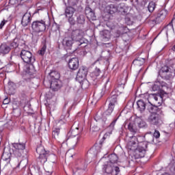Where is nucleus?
<instances>
[{"instance_id": "10", "label": "nucleus", "mask_w": 175, "mask_h": 175, "mask_svg": "<svg viewBox=\"0 0 175 175\" xmlns=\"http://www.w3.org/2000/svg\"><path fill=\"white\" fill-rule=\"evenodd\" d=\"M148 122H149L150 125L161 126V125H162V118H161V115L158 113H150L148 118Z\"/></svg>"}, {"instance_id": "2", "label": "nucleus", "mask_w": 175, "mask_h": 175, "mask_svg": "<svg viewBox=\"0 0 175 175\" xmlns=\"http://www.w3.org/2000/svg\"><path fill=\"white\" fill-rule=\"evenodd\" d=\"M148 143H154V137L152 136H150V140L141 142L138 144L137 137L136 136H130L126 147L128 150L134 151V157L135 159H139L140 158H144L146 156Z\"/></svg>"}, {"instance_id": "5", "label": "nucleus", "mask_w": 175, "mask_h": 175, "mask_svg": "<svg viewBox=\"0 0 175 175\" xmlns=\"http://www.w3.org/2000/svg\"><path fill=\"white\" fill-rule=\"evenodd\" d=\"M20 55L23 62L30 65L29 67V73H35L36 70L35 69V66H33V62H35L36 59L35 57L32 55V53L29 51L23 49Z\"/></svg>"}, {"instance_id": "39", "label": "nucleus", "mask_w": 175, "mask_h": 175, "mask_svg": "<svg viewBox=\"0 0 175 175\" xmlns=\"http://www.w3.org/2000/svg\"><path fill=\"white\" fill-rule=\"evenodd\" d=\"M155 8H156L155 2L151 1L149 3V4L148 5V9L150 13H152V12H154V10H155Z\"/></svg>"}, {"instance_id": "56", "label": "nucleus", "mask_w": 175, "mask_h": 175, "mask_svg": "<svg viewBox=\"0 0 175 175\" xmlns=\"http://www.w3.org/2000/svg\"><path fill=\"white\" fill-rule=\"evenodd\" d=\"M170 170L175 174V163L170 167Z\"/></svg>"}, {"instance_id": "4", "label": "nucleus", "mask_w": 175, "mask_h": 175, "mask_svg": "<svg viewBox=\"0 0 175 175\" xmlns=\"http://www.w3.org/2000/svg\"><path fill=\"white\" fill-rule=\"evenodd\" d=\"M51 25L50 19H48V21H46V19L34 21L31 23V29L33 33H40L44 32L46 29L49 28Z\"/></svg>"}, {"instance_id": "64", "label": "nucleus", "mask_w": 175, "mask_h": 175, "mask_svg": "<svg viewBox=\"0 0 175 175\" xmlns=\"http://www.w3.org/2000/svg\"><path fill=\"white\" fill-rule=\"evenodd\" d=\"M2 61L1 60H0V66H1V65H2Z\"/></svg>"}, {"instance_id": "48", "label": "nucleus", "mask_w": 175, "mask_h": 175, "mask_svg": "<svg viewBox=\"0 0 175 175\" xmlns=\"http://www.w3.org/2000/svg\"><path fill=\"white\" fill-rule=\"evenodd\" d=\"M68 2L70 6H76L79 3V0H68Z\"/></svg>"}, {"instance_id": "58", "label": "nucleus", "mask_w": 175, "mask_h": 175, "mask_svg": "<svg viewBox=\"0 0 175 175\" xmlns=\"http://www.w3.org/2000/svg\"><path fill=\"white\" fill-rule=\"evenodd\" d=\"M116 33H118V35L120 36V35H122V33H121V31L120 30H117L116 31Z\"/></svg>"}, {"instance_id": "26", "label": "nucleus", "mask_w": 175, "mask_h": 175, "mask_svg": "<svg viewBox=\"0 0 175 175\" xmlns=\"http://www.w3.org/2000/svg\"><path fill=\"white\" fill-rule=\"evenodd\" d=\"M46 40L44 39L42 41L41 49L38 51L39 55H44L46 54V51L47 50Z\"/></svg>"}, {"instance_id": "49", "label": "nucleus", "mask_w": 175, "mask_h": 175, "mask_svg": "<svg viewBox=\"0 0 175 175\" xmlns=\"http://www.w3.org/2000/svg\"><path fill=\"white\" fill-rule=\"evenodd\" d=\"M113 131L110 130L109 131L105 133L104 136L103 137V140H106V139H109L110 137V135H111Z\"/></svg>"}, {"instance_id": "50", "label": "nucleus", "mask_w": 175, "mask_h": 175, "mask_svg": "<svg viewBox=\"0 0 175 175\" xmlns=\"http://www.w3.org/2000/svg\"><path fill=\"white\" fill-rule=\"evenodd\" d=\"M124 21L126 24H127V25H132V24H133V22L132 21V20H131V18L128 16L125 17Z\"/></svg>"}, {"instance_id": "59", "label": "nucleus", "mask_w": 175, "mask_h": 175, "mask_svg": "<svg viewBox=\"0 0 175 175\" xmlns=\"http://www.w3.org/2000/svg\"><path fill=\"white\" fill-rule=\"evenodd\" d=\"M42 10V9H37L35 10L34 14L39 13V11Z\"/></svg>"}, {"instance_id": "3", "label": "nucleus", "mask_w": 175, "mask_h": 175, "mask_svg": "<svg viewBox=\"0 0 175 175\" xmlns=\"http://www.w3.org/2000/svg\"><path fill=\"white\" fill-rule=\"evenodd\" d=\"M83 35H84V31L80 29L72 30L71 32V38L75 41V44L78 47H86L88 44V40L83 38Z\"/></svg>"}, {"instance_id": "18", "label": "nucleus", "mask_w": 175, "mask_h": 175, "mask_svg": "<svg viewBox=\"0 0 175 175\" xmlns=\"http://www.w3.org/2000/svg\"><path fill=\"white\" fill-rule=\"evenodd\" d=\"M87 75H88V70L85 67H81L77 73V79H85Z\"/></svg>"}, {"instance_id": "28", "label": "nucleus", "mask_w": 175, "mask_h": 175, "mask_svg": "<svg viewBox=\"0 0 175 175\" xmlns=\"http://www.w3.org/2000/svg\"><path fill=\"white\" fill-rule=\"evenodd\" d=\"M107 10L109 14H114V13H117V5L116 4H110L107 6Z\"/></svg>"}, {"instance_id": "19", "label": "nucleus", "mask_w": 175, "mask_h": 175, "mask_svg": "<svg viewBox=\"0 0 175 175\" xmlns=\"http://www.w3.org/2000/svg\"><path fill=\"white\" fill-rule=\"evenodd\" d=\"M159 105H154L152 104H150L148 107V110L150 114H158L161 111V109L159 107Z\"/></svg>"}, {"instance_id": "63", "label": "nucleus", "mask_w": 175, "mask_h": 175, "mask_svg": "<svg viewBox=\"0 0 175 175\" xmlns=\"http://www.w3.org/2000/svg\"><path fill=\"white\" fill-rule=\"evenodd\" d=\"M16 167H20V163L18 164V165L16 166Z\"/></svg>"}, {"instance_id": "9", "label": "nucleus", "mask_w": 175, "mask_h": 175, "mask_svg": "<svg viewBox=\"0 0 175 175\" xmlns=\"http://www.w3.org/2000/svg\"><path fill=\"white\" fill-rule=\"evenodd\" d=\"M13 154L15 157L20 158L24 154L25 150V144L24 143H13L12 144Z\"/></svg>"}, {"instance_id": "42", "label": "nucleus", "mask_w": 175, "mask_h": 175, "mask_svg": "<svg viewBox=\"0 0 175 175\" xmlns=\"http://www.w3.org/2000/svg\"><path fill=\"white\" fill-rule=\"evenodd\" d=\"M151 136L152 135L149 136L150 139H148V140H151ZM152 137H153V140H154V137H155V139H159V137H161V133L158 131L155 130L153 134V136Z\"/></svg>"}, {"instance_id": "12", "label": "nucleus", "mask_w": 175, "mask_h": 175, "mask_svg": "<svg viewBox=\"0 0 175 175\" xmlns=\"http://www.w3.org/2000/svg\"><path fill=\"white\" fill-rule=\"evenodd\" d=\"M49 84H50V88H51L52 90L57 92L58 90L61 89V87H62V82L59 79H53V80H49Z\"/></svg>"}, {"instance_id": "11", "label": "nucleus", "mask_w": 175, "mask_h": 175, "mask_svg": "<svg viewBox=\"0 0 175 175\" xmlns=\"http://www.w3.org/2000/svg\"><path fill=\"white\" fill-rule=\"evenodd\" d=\"M87 169V163L82 161L78 165V167L72 170V175H81V173Z\"/></svg>"}, {"instance_id": "38", "label": "nucleus", "mask_w": 175, "mask_h": 175, "mask_svg": "<svg viewBox=\"0 0 175 175\" xmlns=\"http://www.w3.org/2000/svg\"><path fill=\"white\" fill-rule=\"evenodd\" d=\"M118 118H119V117L113 119V120L109 125L108 129H109L111 131H114V126H116V124L117 121L118 120Z\"/></svg>"}, {"instance_id": "33", "label": "nucleus", "mask_w": 175, "mask_h": 175, "mask_svg": "<svg viewBox=\"0 0 175 175\" xmlns=\"http://www.w3.org/2000/svg\"><path fill=\"white\" fill-rule=\"evenodd\" d=\"M85 23V16L83 14H79L77 16V23L83 25Z\"/></svg>"}, {"instance_id": "36", "label": "nucleus", "mask_w": 175, "mask_h": 175, "mask_svg": "<svg viewBox=\"0 0 175 175\" xmlns=\"http://www.w3.org/2000/svg\"><path fill=\"white\" fill-rule=\"evenodd\" d=\"M72 136L75 137L79 135V128H75V129H71V130L68 133L67 136Z\"/></svg>"}, {"instance_id": "35", "label": "nucleus", "mask_w": 175, "mask_h": 175, "mask_svg": "<svg viewBox=\"0 0 175 175\" xmlns=\"http://www.w3.org/2000/svg\"><path fill=\"white\" fill-rule=\"evenodd\" d=\"M60 129L59 128H55L52 131V136L54 139H58L59 137Z\"/></svg>"}, {"instance_id": "55", "label": "nucleus", "mask_w": 175, "mask_h": 175, "mask_svg": "<svg viewBox=\"0 0 175 175\" xmlns=\"http://www.w3.org/2000/svg\"><path fill=\"white\" fill-rule=\"evenodd\" d=\"M10 100L8 98H6L3 101V105H9Z\"/></svg>"}, {"instance_id": "32", "label": "nucleus", "mask_w": 175, "mask_h": 175, "mask_svg": "<svg viewBox=\"0 0 175 175\" xmlns=\"http://www.w3.org/2000/svg\"><path fill=\"white\" fill-rule=\"evenodd\" d=\"M100 146H93L89 150L90 154H93V155H98V152H100Z\"/></svg>"}, {"instance_id": "52", "label": "nucleus", "mask_w": 175, "mask_h": 175, "mask_svg": "<svg viewBox=\"0 0 175 175\" xmlns=\"http://www.w3.org/2000/svg\"><path fill=\"white\" fill-rule=\"evenodd\" d=\"M93 75L94 76H96V77H98V76H100V69L96 68L95 69V70L94 71Z\"/></svg>"}, {"instance_id": "57", "label": "nucleus", "mask_w": 175, "mask_h": 175, "mask_svg": "<svg viewBox=\"0 0 175 175\" xmlns=\"http://www.w3.org/2000/svg\"><path fill=\"white\" fill-rule=\"evenodd\" d=\"M106 91V89H102V91H101V96H103V94H105V92Z\"/></svg>"}, {"instance_id": "37", "label": "nucleus", "mask_w": 175, "mask_h": 175, "mask_svg": "<svg viewBox=\"0 0 175 175\" xmlns=\"http://www.w3.org/2000/svg\"><path fill=\"white\" fill-rule=\"evenodd\" d=\"M118 12L120 13H125V3H121L118 5H116Z\"/></svg>"}, {"instance_id": "13", "label": "nucleus", "mask_w": 175, "mask_h": 175, "mask_svg": "<svg viewBox=\"0 0 175 175\" xmlns=\"http://www.w3.org/2000/svg\"><path fill=\"white\" fill-rule=\"evenodd\" d=\"M68 67L71 70H77L79 69V58L73 57L68 61Z\"/></svg>"}, {"instance_id": "31", "label": "nucleus", "mask_w": 175, "mask_h": 175, "mask_svg": "<svg viewBox=\"0 0 175 175\" xmlns=\"http://www.w3.org/2000/svg\"><path fill=\"white\" fill-rule=\"evenodd\" d=\"M144 58L137 57L133 61V65H136L137 66H142L144 64Z\"/></svg>"}, {"instance_id": "22", "label": "nucleus", "mask_w": 175, "mask_h": 175, "mask_svg": "<svg viewBox=\"0 0 175 175\" xmlns=\"http://www.w3.org/2000/svg\"><path fill=\"white\" fill-rule=\"evenodd\" d=\"M137 110L140 111V113H143L144 110H146V106H147V104L146 102H144V100H138L137 101Z\"/></svg>"}, {"instance_id": "60", "label": "nucleus", "mask_w": 175, "mask_h": 175, "mask_svg": "<svg viewBox=\"0 0 175 175\" xmlns=\"http://www.w3.org/2000/svg\"><path fill=\"white\" fill-rule=\"evenodd\" d=\"M14 84L13 82H8V85H13Z\"/></svg>"}, {"instance_id": "29", "label": "nucleus", "mask_w": 175, "mask_h": 175, "mask_svg": "<svg viewBox=\"0 0 175 175\" xmlns=\"http://www.w3.org/2000/svg\"><path fill=\"white\" fill-rule=\"evenodd\" d=\"M60 75L57 71H51L48 77L49 80H58L59 79Z\"/></svg>"}, {"instance_id": "21", "label": "nucleus", "mask_w": 175, "mask_h": 175, "mask_svg": "<svg viewBox=\"0 0 175 175\" xmlns=\"http://www.w3.org/2000/svg\"><path fill=\"white\" fill-rule=\"evenodd\" d=\"M10 50V46L7 45L6 44H2L0 46V54H2V55H6V54H9Z\"/></svg>"}, {"instance_id": "14", "label": "nucleus", "mask_w": 175, "mask_h": 175, "mask_svg": "<svg viewBox=\"0 0 175 175\" xmlns=\"http://www.w3.org/2000/svg\"><path fill=\"white\" fill-rule=\"evenodd\" d=\"M32 21V17L31 16V12H26L22 18L21 24L23 27H27L31 24Z\"/></svg>"}, {"instance_id": "20", "label": "nucleus", "mask_w": 175, "mask_h": 175, "mask_svg": "<svg viewBox=\"0 0 175 175\" xmlns=\"http://www.w3.org/2000/svg\"><path fill=\"white\" fill-rule=\"evenodd\" d=\"M85 13L86 15V17L88 18H90L91 20H95L96 18V16H95V12L91 9L90 7H86L85 10Z\"/></svg>"}, {"instance_id": "43", "label": "nucleus", "mask_w": 175, "mask_h": 175, "mask_svg": "<svg viewBox=\"0 0 175 175\" xmlns=\"http://www.w3.org/2000/svg\"><path fill=\"white\" fill-rule=\"evenodd\" d=\"M159 85H160V88L162 89L163 88H167V83H166V82L163 81H157Z\"/></svg>"}, {"instance_id": "45", "label": "nucleus", "mask_w": 175, "mask_h": 175, "mask_svg": "<svg viewBox=\"0 0 175 175\" xmlns=\"http://www.w3.org/2000/svg\"><path fill=\"white\" fill-rule=\"evenodd\" d=\"M52 29L54 32H57V31H59V25L54 22L52 25Z\"/></svg>"}, {"instance_id": "47", "label": "nucleus", "mask_w": 175, "mask_h": 175, "mask_svg": "<svg viewBox=\"0 0 175 175\" xmlns=\"http://www.w3.org/2000/svg\"><path fill=\"white\" fill-rule=\"evenodd\" d=\"M10 46L14 49H16V47H18V42H17V38L14 39V41L11 42Z\"/></svg>"}, {"instance_id": "25", "label": "nucleus", "mask_w": 175, "mask_h": 175, "mask_svg": "<svg viewBox=\"0 0 175 175\" xmlns=\"http://www.w3.org/2000/svg\"><path fill=\"white\" fill-rule=\"evenodd\" d=\"M109 162L108 163H111V165H117L118 162V156L116 153L111 154L108 156Z\"/></svg>"}, {"instance_id": "1", "label": "nucleus", "mask_w": 175, "mask_h": 175, "mask_svg": "<svg viewBox=\"0 0 175 175\" xmlns=\"http://www.w3.org/2000/svg\"><path fill=\"white\" fill-rule=\"evenodd\" d=\"M125 84H126V75H120L118 78V88L115 89V91L111 93V96L107 99V103L108 107L106 111L103 113V116L100 117L96 114L94 117V120L96 122H102L103 126H105L106 121H107V117H110L114 111L116 106L118 105V94H116L119 90H124L125 88Z\"/></svg>"}, {"instance_id": "30", "label": "nucleus", "mask_w": 175, "mask_h": 175, "mask_svg": "<svg viewBox=\"0 0 175 175\" xmlns=\"http://www.w3.org/2000/svg\"><path fill=\"white\" fill-rule=\"evenodd\" d=\"M101 38L105 42H107L110 39V31L108 30H104L100 33Z\"/></svg>"}, {"instance_id": "41", "label": "nucleus", "mask_w": 175, "mask_h": 175, "mask_svg": "<svg viewBox=\"0 0 175 175\" xmlns=\"http://www.w3.org/2000/svg\"><path fill=\"white\" fill-rule=\"evenodd\" d=\"M68 21L70 25H76L77 21L73 16H67Z\"/></svg>"}, {"instance_id": "24", "label": "nucleus", "mask_w": 175, "mask_h": 175, "mask_svg": "<svg viewBox=\"0 0 175 175\" xmlns=\"http://www.w3.org/2000/svg\"><path fill=\"white\" fill-rule=\"evenodd\" d=\"M75 12H76V9L72 6H67L65 9L64 14L66 17H70V16H73L75 14Z\"/></svg>"}, {"instance_id": "53", "label": "nucleus", "mask_w": 175, "mask_h": 175, "mask_svg": "<svg viewBox=\"0 0 175 175\" xmlns=\"http://www.w3.org/2000/svg\"><path fill=\"white\" fill-rule=\"evenodd\" d=\"M7 23H8V21L3 19L0 23V29H2L3 27H5V24H6Z\"/></svg>"}, {"instance_id": "27", "label": "nucleus", "mask_w": 175, "mask_h": 175, "mask_svg": "<svg viewBox=\"0 0 175 175\" xmlns=\"http://www.w3.org/2000/svg\"><path fill=\"white\" fill-rule=\"evenodd\" d=\"M152 90L154 92H157L158 94H165V95H167V94L165 92H163L161 89V86L159 85V83H158V81H155L154 85L152 87Z\"/></svg>"}, {"instance_id": "8", "label": "nucleus", "mask_w": 175, "mask_h": 175, "mask_svg": "<svg viewBox=\"0 0 175 175\" xmlns=\"http://www.w3.org/2000/svg\"><path fill=\"white\" fill-rule=\"evenodd\" d=\"M159 76L163 80H170L174 77V70H173L170 67L167 66H164L161 67L159 72Z\"/></svg>"}, {"instance_id": "6", "label": "nucleus", "mask_w": 175, "mask_h": 175, "mask_svg": "<svg viewBox=\"0 0 175 175\" xmlns=\"http://www.w3.org/2000/svg\"><path fill=\"white\" fill-rule=\"evenodd\" d=\"M36 151L38 154L37 158L38 161L40 162L42 165L47 162V159L50 157V152L44 149V147L42 145L37 146Z\"/></svg>"}, {"instance_id": "34", "label": "nucleus", "mask_w": 175, "mask_h": 175, "mask_svg": "<svg viewBox=\"0 0 175 175\" xmlns=\"http://www.w3.org/2000/svg\"><path fill=\"white\" fill-rule=\"evenodd\" d=\"M80 84L83 90H85L90 87V82L85 78H83V79L80 81Z\"/></svg>"}, {"instance_id": "17", "label": "nucleus", "mask_w": 175, "mask_h": 175, "mask_svg": "<svg viewBox=\"0 0 175 175\" xmlns=\"http://www.w3.org/2000/svg\"><path fill=\"white\" fill-rule=\"evenodd\" d=\"M163 96H165V93H158V94H151L150 98L154 99L155 102H157L159 106L162 105V100H163Z\"/></svg>"}, {"instance_id": "23", "label": "nucleus", "mask_w": 175, "mask_h": 175, "mask_svg": "<svg viewBox=\"0 0 175 175\" xmlns=\"http://www.w3.org/2000/svg\"><path fill=\"white\" fill-rule=\"evenodd\" d=\"M135 124H137L139 128H148V124H147V123L144 120H142V118H137L135 119Z\"/></svg>"}, {"instance_id": "54", "label": "nucleus", "mask_w": 175, "mask_h": 175, "mask_svg": "<svg viewBox=\"0 0 175 175\" xmlns=\"http://www.w3.org/2000/svg\"><path fill=\"white\" fill-rule=\"evenodd\" d=\"M45 172H46V173H49V175L53 174V166H51L50 170H49V168H46Z\"/></svg>"}, {"instance_id": "61", "label": "nucleus", "mask_w": 175, "mask_h": 175, "mask_svg": "<svg viewBox=\"0 0 175 175\" xmlns=\"http://www.w3.org/2000/svg\"><path fill=\"white\" fill-rule=\"evenodd\" d=\"M172 50H173L174 51H175V44L173 46Z\"/></svg>"}, {"instance_id": "62", "label": "nucleus", "mask_w": 175, "mask_h": 175, "mask_svg": "<svg viewBox=\"0 0 175 175\" xmlns=\"http://www.w3.org/2000/svg\"><path fill=\"white\" fill-rule=\"evenodd\" d=\"M47 83V80L44 79V84H46Z\"/></svg>"}, {"instance_id": "7", "label": "nucleus", "mask_w": 175, "mask_h": 175, "mask_svg": "<svg viewBox=\"0 0 175 175\" xmlns=\"http://www.w3.org/2000/svg\"><path fill=\"white\" fill-rule=\"evenodd\" d=\"M103 172L107 174L118 175L120 173V167L117 165L111 164L107 162L105 164L103 165Z\"/></svg>"}, {"instance_id": "16", "label": "nucleus", "mask_w": 175, "mask_h": 175, "mask_svg": "<svg viewBox=\"0 0 175 175\" xmlns=\"http://www.w3.org/2000/svg\"><path fill=\"white\" fill-rule=\"evenodd\" d=\"M137 125L135 120L131 122L128 125V129L129 132H131V135H133L132 136H136L135 135L139 133V129L136 126Z\"/></svg>"}, {"instance_id": "44", "label": "nucleus", "mask_w": 175, "mask_h": 175, "mask_svg": "<svg viewBox=\"0 0 175 175\" xmlns=\"http://www.w3.org/2000/svg\"><path fill=\"white\" fill-rule=\"evenodd\" d=\"M152 23H154V24H159L161 21H162V19L161 18V15H157V16L155 18L152 19Z\"/></svg>"}, {"instance_id": "51", "label": "nucleus", "mask_w": 175, "mask_h": 175, "mask_svg": "<svg viewBox=\"0 0 175 175\" xmlns=\"http://www.w3.org/2000/svg\"><path fill=\"white\" fill-rule=\"evenodd\" d=\"M170 31L172 32H173V31H174V29H173V25H167V31H166V35H169V32H170Z\"/></svg>"}, {"instance_id": "40", "label": "nucleus", "mask_w": 175, "mask_h": 175, "mask_svg": "<svg viewBox=\"0 0 175 175\" xmlns=\"http://www.w3.org/2000/svg\"><path fill=\"white\" fill-rule=\"evenodd\" d=\"M69 110L63 111L62 115L60 116L61 121H62V120H68V118H69Z\"/></svg>"}, {"instance_id": "46", "label": "nucleus", "mask_w": 175, "mask_h": 175, "mask_svg": "<svg viewBox=\"0 0 175 175\" xmlns=\"http://www.w3.org/2000/svg\"><path fill=\"white\" fill-rule=\"evenodd\" d=\"M9 4L12 5V6H14V5H21V3L18 0H10Z\"/></svg>"}, {"instance_id": "15", "label": "nucleus", "mask_w": 175, "mask_h": 175, "mask_svg": "<svg viewBox=\"0 0 175 175\" xmlns=\"http://www.w3.org/2000/svg\"><path fill=\"white\" fill-rule=\"evenodd\" d=\"M73 38L71 37H65L63 40L62 44L66 50H72V45L73 44Z\"/></svg>"}]
</instances>
